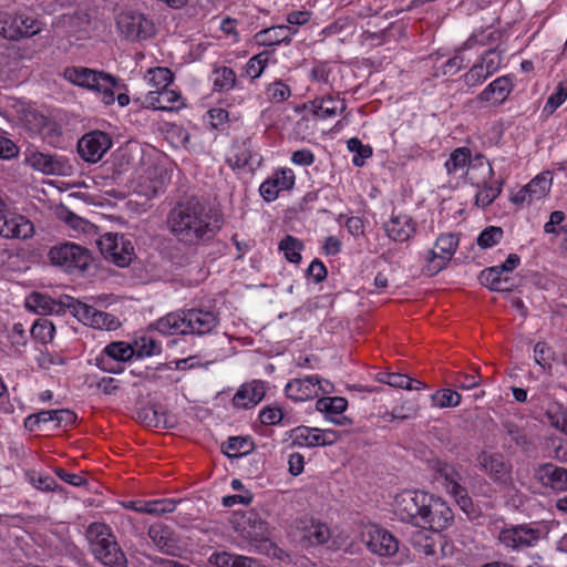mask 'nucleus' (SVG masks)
I'll return each instance as SVG.
<instances>
[{
    "label": "nucleus",
    "mask_w": 567,
    "mask_h": 567,
    "mask_svg": "<svg viewBox=\"0 0 567 567\" xmlns=\"http://www.w3.org/2000/svg\"><path fill=\"white\" fill-rule=\"evenodd\" d=\"M169 231L189 246L208 241L221 227V216L199 197L179 200L167 216Z\"/></svg>",
    "instance_id": "1"
},
{
    "label": "nucleus",
    "mask_w": 567,
    "mask_h": 567,
    "mask_svg": "<svg viewBox=\"0 0 567 567\" xmlns=\"http://www.w3.org/2000/svg\"><path fill=\"white\" fill-rule=\"evenodd\" d=\"M219 323L218 316L210 310L190 308L169 312L151 324L162 334H197L212 332Z\"/></svg>",
    "instance_id": "2"
},
{
    "label": "nucleus",
    "mask_w": 567,
    "mask_h": 567,
    "mask_svg": "<svg viewBox=\"0 0 567 567\" xmlns=\"http://www.w3.org/2000/svg\"><path fill=\"white\" fill-rule=\"evenodd\" d=\"M71 83L97 92L102 95L104 104L110 105L115 100V91L125 87L118 78L104 71H96L85 66H68L63 72Z\"/></svg>",
    "instance_id": "3"
},
{
    "label": "nucleus",
    "mask_w": 567,
    "mask_h": 567,
    "mask_svg": "<svg viewBox=\"0 0 567 567\" xmlns=\"http://www.w3.org/2000/svg\"><path fill=\"white\" fill-rule=\"evenodd\" d=\"M465 167H467L466 178L475 187H480L482 183L491 181L494 175L493 167L485 156L477 154L474 158H471L470 148L457 147L445 162V168L449 174H456Z\"/></svg>",
    "instance_id": "4"
},
{
    "label": "nucleus",
    "mask_w": 567,
    "mask_h": 567,
    "mask_svg": "<svg viewBox=\"0 0 567 567\" xmlns=\"http://www.w3.org/2000/svg\"><path fill=\"white\" fill-rule=\"evenodd\" d=\"M48 256L52 265L69 274L85 271L93 260L87 248L74 243L55 245L50 248Z\"/></svg>",
    "instance_id": "5"
},
{
    "label": "nucleus",
    "mask_w": 567,
    "mask_h": 567,
    "mask_svg": "<svg viewBox=\"0 0 567 567\" xmlns=\"http://www.w3.org/2000/svg\"><path fill=\"white\" fill-rule=\"evenodd\" d=\"M433 496L420 489L402 491L395 496L394 513L402 522L417 527Z\"/></svg>",
    "instance_id": "6"
},
{
    "label": "nucleus",
    "mask_w": 567,
    "mask_h": 567,
    "mask_svg": "<svg viewBox=\"0 0 567 567\" xmlns=\"http://www.w3.org/2000/svg\"><path fill=\"white\" fill-rule=\"evenodd\" d=\"M433 468L439 480H442V484L446 492L455 499L457 505L464 512H468L473 502L464 486L465 480L460 471L461 466L437 461Z\"/></svg>",
    "instance_id": "7"
},
{
    "label": "nucleus",
    "mask_w": 567,
    "mask_h": 567,
    "mask_svg": "<svg viewBox=\"0 0 567 567\" xmlns=\"http://www.w3.org/2000/svg\"><path fill=\"white\" fill-rule=\"evenodd\" d=\"M540 536L542 530L539 528L532 527L529 524H519L502 528L497 539L507 550L520 551L535 547Z\"/></svg>",
    "instance_id": "8"
},
{
    "label": "nucleus",
    "mask_w": 567,
    "mask_h": 567,
    "mask_svg": "<svg viewBox=\"0 0 567 567\" xmlns=\"http://www.w3.org/2000/svg\"><path fill=\"white\" fill-rule=\"evenodd\" d=\"M65 300H68V309L71 313L85 326H90L94 329L106 330H115L120 327V321L111 313L100 311L93 306L86 305L69 296H65Z\"/></svg>",
    "instance_id": "9"
},
{
    "label": "nucleus",
    "mask_w": 567,
    "mask_h": 567,
    "mask_svg": "<svg viewBox=\"0 0 567 567\" xmlns=\"http://www.w3.org/2000/svg\"><path fill=\"white\" fill-rule=\"evenodd\" d=\"M99 245L105 259L118 267L128 266L135 257L133 244L124 235L107 233L101 237Z\"/></svg>",
    "instance_id": "10"
},
{
    "label": "nucleus",
    "mask_w": 567,
    "mask_h": 567,
    "mask_svg": "<svg viewBox=\"0 0 567 567\" xmlns=\"http://www.w3.org/2000/svg\"><path fill=\"white\" fill-rule=\"evenodd\" d=\"M116 27L120 33L130 41L146 40L155 33L154 23L144 14L135 11L121 12L116 18Z\"/></svg>",
    "instance_id": "11"
},
{
    "label": "nucleus",
    "mask_w": 567,
    "mask_h": 567,
    "mask_svg": "<svg viewBox=\"0 0 567 567\" xmlns=\"http://www.w3.org/2000/svg\"><path fill=\"white\" fill-rule=\"evenodd\" d=\"M134 357L132 344L124 341L109 343L95 358V365L104 372L118 374L124 370L123 363Z\"/></svg>",
    "instance_id": "12"
},
{
    "label": "nucleus",
    "mask_w": 567,
    "mask_h": 567,
    "mask_svg": "<svg viewBox=\"0 0 567 567\" xmlns=\"http://www.w3.org/2000/svg\"><path fill=\"white\" fill-rule=\"evenodd\" d=\"M454 522V513L449 504L441 497L433 496L417 527L432 532H442Z\"/></svg>",
    "instance_id": "13"
},
{
    "label": "nucleus",
    "mask_w": 567,
    "mask_h": 567,
    "mask_svg": "<svg viewBox=\"0 0 567 567\" xmlns=\"http://www.w3.org/2000/svg\"><path fill=\"white\" fill-rule=\"evenodd\" d=\"M458 246V238L454 234H443L435 241V248L427 251L426 272L431 276L436 275L445 268L447 261L452 258Z\"/></svg>",
    "instance_id": "14"
},
{
    "label": "nucleus",
    "mask_w": 567,
    "mask_h": 567,
    "mask_svg": "<svg viewBox=\"0 0 567 567\" xmlns=\"http://www.w3.org/2000/svg\"><path fill=\"white\" fill-rule=\"evenodd\" d=\"M112 138L102 131H92L83 135L78 142L80 156L90 163L99 162L111 148Z\"/></svg>",
    "instance_id": "15"
},
{
    "label": "nucleus",
    "mask_w": 567,
    "mask_h": 567,
    "mask_svg": "<svg viewBox=\"0 0 567 567\" xmlns=\"http://www.w3.org/2000/svg\"><path fill=\"white\" fill-rule=\"evenodd\" d=\"M478 463L483 471L496 483L507 485L512 480V464L502 453L482 452Z\"/></svg>",
    "instance_id": "16"
},
{
    "label": "nucleus",
    "mask_w": 567,
    "mask_h": 567,
    "mask_svg": "<svg viewBox=\"0 0 567 567\" xmlns=\"http://www.w3.org/2000/svg\"><path fill=\"white\" fill-rule=\"evenodd\" d=\"M1 34L3 38L18 41L21 38H30L40 31L38 21L23 14L9 17L1 21Z\"/></svg>",
    "instance_id": "17"
},
{
    "label": "nucleus",
    "mask_w": 567,
    "mask_h": 567,
    "mask_svg": "<svg viewBox=\"0 0 567 567\" xmlns=\"http://www.w3.org/2000/svg\"><path fill=\"white\" fill-rule=\"evenodd\" d=\"M243 535L250 543H258L259 551H262V549H268L272 546V543L269 539L268 523L254 511L249 512L245 516Z\"/></svg>",
    "instance_id": "18"
},
{
    "label": "nucleus",
    "mask_w": 567,
    "mask_h": 567,
    "mask_svg": "<svg viewBox=\"0 0 567 567\" xmlns=\"http://www.w3.org/2000/svg\"><path fill=\"white\" fill-rule=\"evenodd\" d=\"M365 537L367 547L379 556H393L399 549L396 538L378 526L370 527Z\"/></svg>",
    "instance_id": "19"
},
{
    "label": "nucleus",
    "mask_w": 567,
    "mask_h": 567,
    "mask_svg": "<svg viewBox=\"0 0 567 567\" xmlns=\"http://www.w3.org/2000/svg\"><path fill=\"white\" fill-rule=\"evenodd\" d=\"M293 185V172L290 168H281L260 185L259 193L265 200L272 202L278 197L280 190L291 189Z\"/></svg>",
    "instance_id": "20"
},
{
    "label": "nucleus",
    "mask_w": 567,
    "mask_h": 567,
    "mask_svg": "<svg viewBox=\"0 0 567 567\" xmlns=\"http://www.w3.org/2000/svg\"><path fill=\"white\" fill-rule=\"evenodd\" d=\"M25 308L37 315H64L68 309V301L54 300L47 293L33 291L27 298L24 302Z\"/></svg>",
    "instance_id": "21"
},
{
    "label": "nucleus",
    "mask_w": 567,
    "mask_h": 567,
    "mask_svg": "<svg viewBox=\"0 0 567 567\" xmlns=\"http://www.w3.org/2000/svg\"><path fill=\"white\" fill-rule=\"evenodd\" d=\"M383 228L390 239L399 243L408 241L416 231L413 218L406 214L393 213Z\"/></svg>",
    "instance_id": "22"
},
{
    "label": "nucleus",
    "mask_w": 567,
    "mask_h": 567,
    "mask_svg": "<svg viewBox=\"0 0 567 567\" xmlns=\"http://www.w3.org/2000/svg\"><path fill=\"white\" fill-rule=\"evenodd\" d=\"M147 535L161 553L168 556L179 555L181 546L168 526L162 524L152 525L148 528Z\"/></svg>",
    "instance_id": "23"
},
{
    "label": "nucleus",
    "mask_w": 567,
    "mask_h": 567,
    "mask_svg": "<svg viewBox=\"0 0 567 567\" xmlns=\"http://www.w3.org/2000/svg\"><path fill=\"white\" fill-rule=\"evenodd\" d=\"M319 375H309L290 380L286 386V395L297 402L312 400L318 396Z\"/></svg>",
    "instance_id": "24"
},
{
    "label": "nucleus",
    "mask_w": 567,
    "mask_h": 567,
    "mask_svg": "<svg viewBox=\"0 0 567 567\" xmlns=\"http://www.w3.org/2000/svg\"><path fill=\"white\" fill-rule=\"evenodd\" d=\"M266 394L265 383L260 380H254L250 383L243 384L233 398V405L241 409H250L257 405Z\"/></svg>",
    "instance_id": "25"
},
{
    "label": "nucleus",
    "mask_w": 567,
    "mask_h": 567,
    "mask_svg": "<svg viewBox=\"0 0 567 567\" xmlns=\"http://www.w3.org/2000/svg\"><path fill=\"white\" fill-rule=\"evenodd\" d=\"M27 163L34 169L47 175H60L64 173L65 163L61 157L42 152H30Z\"/></svg>",
    "instance_id": "26"
},
{
    "label": "nucleus",
    "mask_w": 567,
    "mask_h": 567,
    "mask_svg": "<svg viewBox=\"0 0 567 567\" xmlns=\"http://www.w3.org/2000/svg\"><path fill=\"white\" fill-rule=\"evenodd\" d=\"M34 121L41 138L53 147H61L63 140L62 124L56 118L43 114L37 115Z\"/></svg>",
    "instance_id": "27"
},
{
    "label": "nucleus",
    "mask_w": 567,
    "mask_h": 567,
    "mask_svg": "<svg viewBox=\"0 0 567 567\" xmlns=\"http://www.w3.org/2000/svg\"><path fill=\"white\" fill-rule=\"evenodd\" d=\"M536 477L555 491H567V470L551 463H545L536 470Z\"/></svg>",
    "instance_id": "28"
},
{
    "label": "nucleus",
    "mask_w": 567,
    "mask_h": 567,
    "mask_svg": "<svg viewBox=\"0 0 567 567\" xmlns=\"http://www.w3.org/2000/svg\"><path fill=\"white\" fill-rule=\"evenodd\" d=\"M92 555L106 567H127L126 555L117 543L116 537L106 543L104 547L101 546Z\"/></svg>",
    "instance_id": "29"
},
{
    "label": "nucleus",
    "mask_w": 567,
    "mask_h": 567,
    "mask_svg": "<svg viewBox=\"0 0 567 567\" xmlns=\"http://www.w3.org/2000/svg\"><path fill=\"white\" fill-rule=\"evenodd\" d=\"M310 109L316 117L326 120L342 113L347 109V103L343 99L327 95L311 101Z\"/></svg>",
    "instance_id": "30"
},
{
    "label": "nucleus",
    "mask_w": 567,
    "mask_h": 567,
    "mask_svg": "<svg viewBox=\"0 0 567 567\" xmlns=\"http://www.w3.org/2000/svg\"><path fill=\"white\" fill-rule=\"evenodd\" d=\"M181 501H178L179 503ZM177 501L171 498L154 499V501H130L125 504L126 508L133 509L137 513L163 515L173 513L176 509Z\"/></svg>",
    "instance_id": "31"
},
{
    "label": "nucleus",
    "mask_w": 567,
    "mask_h": 567,
    "mask_svg": "<svg viewBox=\"0 0 567 567\" xmlns=\"http://www.w3.org/2000/svg\"><path fill=\"white\" fill-rule=\"evenodd\" d=\"M513 90V83L506 75L499 76L489 83L477 96L482 102L493 101L496 104H502Z\"/></svg>",
    "instance_id": "32"
},
{
    "label": "nucleus",
    "mask_w": 567,
    "mask_h": 567,
    "mask_svg": "<svg viewBox=\"0 0 567 567\" xmlns=\"http://www.w3.org/2000/svg\"><path fill=\"white\" fill-rule=\"evenodd\" d=\"M115 537L112 528L105 523L93 522L85 529V538L92 554Z\"/></svg>",
    "instance_id": "33"
},
{
    "label": "nucleus",
    "mask_w": 567,
    "mask_h": 567,
    "mask_svg": "<svg viewBox=\"0 0 567 567\" xmlns=\"http://www.w3.org/2000/svg\"><path fill=\"white\" fill-rule=\"evenodd\" d=\"M288 435L292 440L293 446L316 447L327 443L324 439L320 441L321 436L319 435V429L306 425H300L290 430Z\"/></svg>",
    "instance_id": "34"
},
{
    "label": "nucleus",
    "mask_w": 567,
    "mask_h": 567,
    "mask_svg": "<svg viewBox=\"0 0 567 567\" xmlns=\"http://www.w3.org/2000/svg\"><path fill=\"white\" fill-rule=\"evenodd\" d=\"M137 420L145 426L172 429L173 422L169 421L165 411L161 406L152 405L140 409L136 412Z\"/></svg>",
    "instance_id": "35"
},
{
    "label": "nucleus",
    "mask_w": 567,
    "mask_h": 567,
    "mask_svg": "<svg viewBox=\"0 0 567 567\" xmlns=\"http://www.w3.org/2000/svg\"><path fill=\"white\" fill-rule=\"evenodd\" d=\"M296 33V30H293ZM291 28L287 25H276L259 31L256 34L257 42L265 47H274L280 43H290Z\"/></svg>",
    "instance_id": "36"
},
{
    "label": "nucleus",
    "mask_w": 567,
    "mask_h": 567,
    "mask_svg": "<svg viewBox=\"0 0 567 567\" xmlns=\"http://www.w3.org/2000/svg\"><path fill=\"white\" fill-rule=\"evenodd\" d=\"M182 96L178 92L168 87L150 92L147 100L151 106L155 110L172 111L178 107L176 104L181 101Z\"/></svg>",
    "instance_id": "37"
},
{
    "label": "nucleus",
    "mask_w": 567,
    "mask_h": 567,
    "mask_svg": "<svg viewBox=\"0 0 567 567\" xmlns=\"http://www.w3.org/2000/svg\"><path fill=\"white\" fill-rule=\"evenodd\" d=\"M221 447L228 457L238 458L254 451L255 443L250 436H230Z\"/></svg>",
    "instance_id": "38"
},
{
    "label": "nucleus",
    "mask_w": 567,
    "mask_h": 567,
    "mask_svg": "<svg viewBox=\"0 0 567 567\" xmlns=\"http://www.w3.org/2000/svg\"><path fill=\"white\" fill-rule=\"evenodd\" d=\"M553 177L549 172H544L534 177L527 185L529 203L539 200L547 196L551 187Z\"/></svg>",
    "instance_id": "39"
},
{
    "label": "nucleus",
    "mask_w": 567,
    "mask_h": 567,
    "mask_svg": "<svg viewBox=\"0 0 567 567\" xmlns=\"http://www.w3.org/2000/svg\"><path fill=\"white\" fill-rule=\"evenodd\" d=\"M302 538L307 539L310 545H322L329 540L330 529L323 523L311 520L303 528Z\"/></svg>",
    "instance_id": "40"
},
{
    "label": "nucleus",
    "mask_w": 567,
    "mask_h": 567,
    "mask_svg": "<svg viewBox=\"0 0 567 567\" xmlns=\"http://www.w3.org/2000/svg\"><path fill=\"white\" fill-rule=\"evenodd\" d=\"M303 248L305 245L302 240L292 235H286L279 243V250L284 251L286 259L292 264H299L301 261L300 251Z\"/></svg>",
    "instance_id": "41"
},
{
    "label": "nucleus",
    "mask_w": 567,
    "mask_h": 567,
    "mask_svg": "<svg viewBox=\"0 0 567 567\" xmlns=\"http://www.w3.org/2000/svg\"><path fill=\"white\" fill-rule=\"evenodd\" d=\"M132 349H134V357L137 358L152 357L162 352L161 343L148 336L136 338L132 343Z\"/></svg>",
    "instance_id": "42"
},
{
    "label": "nucleus",
    "mask_w": 567,
    "mask_h": 567,
    "mask_svg": "<svg viewBox=\"0 0 567 567\" xmlns=\"http://www.w3.org/2000/svg\"><path fill=\"white\" fill-rule=\"evenodd\" d=\"M347 408L348 401L342 396H323L316 402V410L326 414H341Z\"/></svg>",
    "instance_id": "43"
},
{
    "label": "nucleus",
    "mask_w": 567,
    "mask_h": 567,
    "mask_svg": "<svg viewBox=\"0 0 567 567\" xmlns=\"http://www.w3.org/2000/svg\"><path fill=\"white\" fill-rule=\"evenodd\" d=\"M489 181H486L485 183H482L478 188H482V190L477 192L475 197V203L480 207H487L489 206L502 193L503 189V182H496V185H489Z\"/></svg>",
    "instance_id": "44"
},
{
    "label": "nucleus",
    "mask_w": 567,
    "mask_h": 567,
    "mask_svg": "<svg viewBox=\"0 0 567 567\" xmlns=\"http://www.w3.org/2000/svg\"><path fill=\"white\" fill-rule=\"evenodd\" d=\"M502 426L506 434L511 437V441L517 447L524 451H528L532 445V440L526 435L524 429L519 427L516 423L506 420L502 422Z\"/></svg>",
    "instance_id": "45"
},
{
    "label": "nucleus",
    "mask_w": 567,
    "mask_h": 567,
    "mask_svg": "<svg viewBox=\"0 0 567 567\" xmlns=\"http://www.w3.org/2000/svg\"><path fill=\"white\" fill-rule=\"evenodd\" d=\"M30 333L33 339L42 343H48L51 342L54 337L55 327L50 320L41 318L32 324Z\"/></svg>",
    "instance_id": "46"
},
{
    "label": "nucleus",
    "mask_w": 567,
    "mask_h": 567,
    "mask_svg": "<svg viewBox=\"0 0 567 567\" xmlns=\"http://www.w3.org/2000/svg\"><path fill=\"white\" fill-rule=\"evenodd\" d=\"M236 84V74L227 66L217 68L214 71V87L217 91H229Z\"/></svg>",
    "instance_id": "47"
},
{
    "label": "nucleus",
    "mask_w": 567,
    "mask_h": 567,
    "mask_svg": "<svg viewBox=\"0 0 567 567\" xmlns=\"http://www.w3.org/2000/svg\"><path fill=\"white\" fill-rule=\"evenodd\" d=\"M348 148L350 152L357 153L352 159L353 165L357 167L363 166L364 161L372 155L371 146L363 144L358 137H352L348 141Z\"/></svg>",
    "instance_id": "48"
},
{
    "label": "nucleus",
    "mask_w": 567,
    "mask_h": 567,
    "mask_svg": "<svg viewBox=\"0 0 567 567\" xmlns=\"http://www.w3.org/2000/svg\"><path fill=\"white\" fill-rule=\"evenodd\" d=\"M461 399V394L451 389H443L432 394V402L439 408L457 406Z\"/></svg>",
    "instance_id": "49"
},
{
    "label": "nucleus",
    "mask_w": 567,
    "mask_h": 567,
    "mask_svg": "<svg viewBox=\"0 0 567 567\" xmlns=\"http://www.w3.org/2000/svg\"><path fill=\"white\" fill-rule=\"evenodd\" d=\"M269 53L267 51L260 52L249 59L245 66V73L251 80L259 78L267 65Z\"/></svg>",
    "instance_id": "50"
},
{
    "label": "nucleus",
    "mask_w": 567,
    "mask_h": 567,
    "mask_svg": "<svg viewBox=\"0 0 567 567\" xmlns=\"http://www.w3.org/2000/svg\"><path fill=\"white\" fill-rule=\"evenodd\" d=\"M503 229L496 226L486 227L477 237V245L481 248H491L499 243L503 237Z\"/></svg>",
    "instance_id": "51"
},
{
    "label": "nucleus",
    "mask_w": 567,
    "mask_h": 567,
    "mask_svg": "<svg viewBox=\"0 0 567 567\" xmlns=\"http://www.w3.org/2000/svg\"><path fill=\"white\" fill-rule=\"evenodd\" d=\"M266 94L271 102L281 103L291 95V90L282 81L277 80L267 86Z\"/></svg>",
    "instance_id": "52"
},
{
    "label": "nucleus",
    "mask_w": 567,
    "mask_h": 567,
    "mask_svg": "<svg viewBox=\"0 0 567 567\" xmlns=\"http://www.w3.org/2000/svg\"><path fill=\"white\" fill-rule=\"evenodd\" d=\"M567 97V84L560 82L555 93H553L548 99L544 106L543 112H547L548 114H551L556 109H558L566 100Z\"/></svg>",
    "instance_id": "53"
},
{
    "label": "nucleus",
    "mask_w": 567,
    "mask_h": 567,
    "mask_svg": "<svg viewBox=\"0 0 567 567\" xmlns=\"http://www.w3.org/2000/svg\"><path fill=\"white\" fill-rule=\"evenodd\" d=\"M390 386L393 388H400V389H408V390H419L421 388H424L425 384L421 381L413 380L409 378L405 374L398 373V372H391V380L389 383Z\"/></svg>",
    "instance_id": "54"
},
{
    "label": "nucleus",
    "mask_w": 567,
    "mask_h": 567,
    "mask_svg": "<svg viewBox=\"0 0 567 567\" xmlns=\"http://www.w3.org/2000/svg\"><path fill=\"white\" fill-rule=\"evenodd\" d=\"M502 61V54L496 49H489L483 54L480 63L483 64L487 74L492 75L499 69Z\"/></svg>",
    "instance_id": "55"
},
{
    "label": "nucleus",
    "mask_w": 567,
    "mask_h": 567,
    "mask_svg": "<svg viewBox=\"0 0 567 567\" xmlns=\"http://www.w3.org/2000/svg\"><path fill=\"white\" fill-rule=\"evenodd\" d=\"M491 74L480 62L475 63L470 71L464 75V82L467 86H476L484 82Z\"/></svg>",
    "instance_id": "56"
},
{
    "label": "nucleus",
    "mask_w": 567,
    "mask_h": 567,
    "mask_svg": "<svg viewBox=\"0 0 567 567\" xmlns=\"http://www.w3.org/2000/svg\"><path fill=\"white\" fill-rule=\"evenodd\" d=\"M259 419L264 425H276L284 419V412L280 406L267 405L260 411Z\"/></svg>",
    "instance_id": "57"
},
{
    "label": "nucleus",
    "mask_w": 567,
    "mask_h": 567,
    "mask_svg": "<svg viewBox=\"0 0 567 567\" xmlns=\"http://www.w3.org/2000/svg\"><path fill=\"white\" fill-rule=\"evenodd\" d=\"M547 419L551 426L567 435V410L558 406L556 411H547Z\"/></svg>",
    "instance_id": "58"
},
{
    "label": "nucleus",
    "mask_w": 567,
    "mask_h": 567,
    "mask_svg": "<svg viewBox=\"0 0 567 567\" xmlns=\"http://www.w3.org/2000/svg\"><path fill=\"white\" fill-rule=\"evenodd\" d=\"M151 73L152 81L157 90L168 87L174 81V74L167 68H156Z\"/></svg>",
    "instance_id": "59"
},
{
    "label": "nucleus",
    "mask_w": 567,
    "mask_h": 567,
    "mask_svg": "<svg viewBox=\"0 0 567 567\" xmlns=\"http://www.w3.org/2000/svg\"><path fill=\"white\" fill-rule=\"evenodd\" d=\"M534 357L536 363L540 367H550V361L553 359L551 348L545 342H537L534 347Z\"/></svg>",
    "instance_id": "60"
},
{
    "label": "nucleus",
    "mask_w": 567,
    "mask_h": 567,
    "mask_svg": "<svg viewBox=\"0 0 567 567\" xmlns=\"http://www.w3.org/2000/svg\"><path fill=\"white\" fill-rule=\"evenodd\" d=\"M503 278L504 277L499 275L498 270L492 267L482 270L478 277L480 282L492 291L495 287H498V284H503Z\"/></svg>",
    "instance_id": "61"
},
{
    "label": "nucleus",
    "mask_w": 567,
    "mask_h": 567,
    "mask_svg": "<svg viewBox=\"0 0 567 567\" xmlns=\"http://www.w3.org/2000/svg\"><path fill=\"white\" fill-rule=\"evenodd\" d=\"M417 405L415 403L402 404L400 406L394 408L388 415L389 421H404L410 417H413L417 413Z\"/></svg>",
    "instance_id": "62"
},
{
    "label": "nucleus",
    "mask_w": 567,
    "mask_h": 567,
    "mask_svg": "<svg viewBox=\"0 0 567 567\" xmlns=\"http://www.w3.org/2000/svg\"><path fill=\"white\" fill-rule=\"evenodd\" d=\"M250 151L244 144L235 148V153L233 157L228 159V162L234 164L236 167L241 168L248 166L250 164Z\"/></svg>",
    "instance_id": "63"
},
{
    "label": "nucleus",
    "mask_w": 567,
    "mask_h": 567,
    "mask_svg": "<svg viewBox=\"0 0 567 567\" xmlns=\"http://www.w3.org/2000/svg\"><path fill=\"white\" fill-rule=\"evenodd\" d=\"M327 268L319 259L312 260L307 269V276L312 278L316 284L322 282L327 278Z\"/></svg>",
    "instance_id": "64"
}]
</instances>
